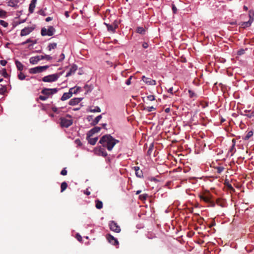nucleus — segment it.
<instances>
[{"label":"nucleus","instance_id":"nucleus-22","mask_svg":"<svg viewBox=\"0 0 254 254\" xmlns=\"http://www.w3.org/2000/svg\"><path fill=\"white\" fill-rule=\"evenodd\" d=\"M81 101V99L78 98H74L71 99L69 102V105L74 106L78 104Z\"/></svg>","mask_w":254,"mask_h":254},{"label":"nucleus","instance_id":"nucleus-32","mask_svg":"<svg viewBox=\"0 0 254 254\" xmlns=\"http://www.w3.org/2000/svg\"><path fill=\"white\" fill-rule=\"evenodd\" d=\"M67 187V184L65 182H64L62 183L61 189V192H63L64 190H65Z\"/></svg>","mask_w":254,"mask_h":254},{"label":"nucleus","instance_id":"nucleus-18","mask_svg":"<svg viewBox=\"0 0 254 254\" xmlns=\"http://www.w3.org/2000/svg\"><path fill=\"white\" fill-rule=\"evenodd\" d=\"M91 136H89V137H88V134H87L86 139L88 140L89 143H90L91 145H94L97 141L98 137H96L94 138H91Z\"/></svg>","mask_w":254,"mask_h":254},{"label":"nucleus","instance_id":"nucleus-26","mask_svg":"<svg viewBox=\"0 0 254 254\" xmlns=\"http://www.w3.org/2000/svg\"><path fill=\"white\" fill-rule=\"evenodd\" d=\"M98 155L103 157H106L107 155V153L105 150L104 148L100 147L98 150Z\"/></svg>","mask_w":254,"mask_h":254},{"label":"nucleus","instance_id":"nucleus-56","mask_svg":"<svg viewBox=\"0 0 254 254\" xmlns=\"http://www.w3.org/2000/svg\"><path fill=\"white\" fill-rule=\"evenodd\" d=\"M53 19V18L51 17H48L46 18V21L49 22L51 21Z\"/></svg>","mask_w":254,"mask_h":254},{"label":"nucleus","instance_id":"nucleus-60","mask_svg":"<svg viewBox=\"0 0 254 254\" xmlns=\"http://www.w3.org/2000/svg\"><path fill=\"white\" fill-rule=\"evenodd\" d=\"M249 16H250L249 20H252V22L253 21V20H254L253 17V16H252L251 13L249 14Z\"/></svg>","mask_w":254,"mask_h":254},{"label":"nucleus","instance_id":"nucleus-2","mask_svg":"<svg viewBox=\"0 0 254 254\" xmlns=\"http://www.w3.org/2000/svg\"><path fill=\"white\" fill-rule=\"evenodd\" d=\"M66 117H69L70 119H67L65 117H61L60 125L62 127L67 128L73 124V120L71 119V116L69 115H67Z\"/></svg>","mask_w":254,"mask_h":254},{"label":"nucleus","instance_id":"nucleus-39","mask_svg":"<svg viewBox=\"0 0 254 254\" xmlns=\"http://www.w3.org/2000/svg\"><path fill=\"white\" fill-rule=\"evenodd\" d=\"M0 24L3 26L4 27H7L8 26V23L2 20H0Z\"/></svg>","mask_w":254,"mask_h":254},{"label":"nucleus","instance_id":"nucleus-37","mask_svg":"<svg viewBox=\"0 0 254 254\" xmlns=\"http://www.w3.org/2000/svg\"><path fill=\"white\" fill-rule=\"evenodd\" d=\"M6 92V87L5 86H2V87L0 88V94L3 95L5 92Z\"/></svg>","mask_w":254,"mask_h":254},{"label":"nucleus","instance_id":"nucleus-44","mask_svg":"<svg viewBox=\"0 0 254 254\" xmlns=\"http://www.w3.org/2000/svg\"><path fill=\"white\" fill-rule=\"evenodd\" d=\"M39 99L42 101H45L48 99V97L45 95H44V96L40 95L39 97Z\"/></svg>","mask_w":254,"mask_h":254},{"label":"nucleus","instance_id":"nucleus-1","mask_svg":"<svg viewBox=\"0 0 254 254\" xmlns=\"http://www.w3.org/2000/svg\"><path fill=\"white\" fill-rule=\"evenodd\" d=\"M118 142H119V140L115 139L110 134L103 135L99 141V143L109 151H111Z\"/></svg>","mask_w":254,"mask_h":254},{"label":"nucleus","instance_id":"nucleus-30","mask_svg":"<svg viewBox=\"0 0 254 254\" xmlns=\"http://www.w3.org/2000/svg\"><path fill=\"white\" fill-rule=\"evenodd\" d=\"M32 43L31 45H30L28 46V48H30L33 44H36V41H33V40H31L30 39H28L26 41L23 42V43H22L21 45H25V44H26L27 43Z\"/></svg>","mask_w":254,"mask_h":254},{"label":"nucleus","instance_id":"nucleus-59","mask_svg":"<svg viewBox=\"0 0 254 254\" xmlns=\"http://www.w3.org/2000/svg\"><path fill=\"white\" fill-rule=\"evenodd\" d=\"M84 193L87 195H89L90 194V192L88 191V190H86V191H85Z\"/></svg>","mask_w":254,"mask_h":254},{"label":"nucleus","instance_id":"nucleus-47","mask_svg":"<svg viewBox=\"0 0 254 254\" xmlns=\"http://www.w3.org/2000/svg\"><path fill=\"white\" fill-rule=\"evenodd\" d=\"M132 76H130V77H129V78H128V79H127V81H126V84L127 85H130V83H131V79H132Z\"/></svg>","mask_w":254,"mask_h":254},{"label":"nucleus","instance_id":"nucleus-46","mask_svg":"<svg viewBox=\"0 0 254 254\" xmlns=\"http://www.w3.org/2000/svg\"><path fill=\"white\" fill-rule=\"evenodd\" d=\"M147 99L149 101H154L155 100V97L153 95H149L147 97Z\"/></svg>","mask_w":254,"mask_h":254},{"label":"nucleus","instance_id":"nucleus-11","mask_svg":"<svg viewBox=\"0 0 254 254\" xmlns=\"http://www.w3.org/2000/svg\"><path fill=\"white\" fill-rule=\"evenodd\" d=\"M34 28L30 27H25L23 29L21 30L20 35L21 36H24L30 34L33 30Z\"/></svg>","mask_w":254,"mask_h":254},{"label":"nucleus","instance_id":"nucleus-52","mask_svg":"<svg viewBox=\"0 0 254 254\" xmlns=\"http://www.w3.org/2000/svg\"><path fill=\"white\" fill-rule=\"evenodd\" d=\"M61 58L58 60L59 62H62L64 59V54H62L60 56Z\"/></svg>","mask_w":254,"mask_h":254},{"label":"nucleus","instance_id":"nucleus-3","mask_svg":"<svg viewBox=\"0 0 254 254\" xmlns=\"http://www.w3.org/2000/svg\"><path fill=\"white\" fill-rule=\"evenodd\" d=\"M211 198L212 195L209 193H207L200 196L201 200H202L204 202L208 203L209 206L214 207L215 204V202L211 200Z\"/></svg>","mask_w":254,"mask_h":254},{"label":"nucleus","instance_id":"nucleus-41","mask_svg":"<svg viewBox=\"0 0 254 254\" xmlns=\"http://www.w3.org/2000/svg\"><path fill=\"white\" fill-rule=\"evenodd\" d=\"M226 186L227 188L229 189L230 190L234 191L235 189L233 188V187L232 186L231 184H229L228 183L226 184Z\"/></svg>","mask_w":254,"mask_h":254},{"label":"nucleus","instance_id":"nucleus-10","mask_svg":"<svg viewBox=\"0 0 254 254\" xmlns=\"http://www.w3.org/2000/svg\"><path fill=\"white\" fill-rule=\"evenodd\" d=\"M142 80L146 84L149 85H155L156 84V81L150 78L146 77L144 75L142 77Z\"/></svg>","mask_w":254,"mask_h":254},{"label":"nucleus","instance_id":"nucleus-13","mask_svg":"<svg viewBox=\"0 0 254 254\" xmlns=\"http://www.w3.org/2000/svg\"><path fill=\"white\" fill-rule=\"evenodd\" d=\"M101 130V127H94L90 130L87 134H88V137L89 136H92L95 133L98 132Z\"/></svg>","mask_w":254,"mask_h":254},{"label":"nucleus","instance_id":"nucleus-21","mask_svg":"<svg viewBox=\"0 0 254 254\" xmlns=\"http://www.w3.org/2000/svg\"><path fill=\"white\" fill-rule=\"evenodd\" d=\"M252 24V20H249L247 22H241L239 23V25H240V27L243 28H245L246 27H248L251 26Z\"/></svg>","mask_w":254,"mask_h":254},{"label":"nucleus","instance_id":"nucleus-61","mask_svg":"<svg viewBox=\"0 0 254 254\" xmlns=\"http://www.w3.org/2000/svg\"><path fill=\"white\" fill-rule=\"evenodd\" d=\"M215 225V222H212L211 223V224H210V225H209V227L210 228H211V227H212L214 226Z\"/></svg>","mask_w":254,"mask_h":254},{"label":"nucleus","instance_id":"nucleus-24","mask_svg":"<svg viewBox=\"0 0 254 254\" xmlns=\"http://www.w3.org/2000/svg\"><path fill=\"white\" fill-rule=\"evenodd\" d=\"M18 2V0H9L8 2V5L11 7H15L17 6Z\"/></svg>","mask_w":254,"mask_h":254},{"label":"nucleus","instance_id":"nucleus-29","mask_svg":"<svg viewBox=\"0 0 254 254\" xmlns=\"http://www.w3.org/2000/svg\"><path fill=\"white\" fill-rule=\"evenodd\" d=\"M95 203H96V207L97 208V209H100L101 208H102L103 207V203L101 201L99 200H96L95 201Z\"/></svg>","mask_w":254,"mask_h":254},{"label":"nucleus","instance_id":"nucleus-34","mask_svg":"<svg viewBox=\"0 0 254 254\" xmlns=\"http://www.w3.org/2000/svg\"><path fill=\"white\" fill-rule=\"evenodd\" d=\"M48 48L49 49V50H50V51H51L52 49H56L57 48V43H51L48 45Z\"/></svg>","mask_w":254,"mask_h":254},{"label":"nucleus","instance_id":"nucleus-58","mask_svg":"<svg viewBox=\"0 0 254 254\" xmlns=\"http://www.w3.org/2000/svg\"><path fill=\"white\" fill-rule=\"evenodd\" d=\"M64 15L67 18L69 17V12L67 11L64 12Z\"/></svg>","mask_w":254,"mask_h":254},{"label":"nucleus","instance_id":"nucleus-48","mask_svg":"<svg viewBox=\"0 0 254 254\" xmlns=\"http://www.w3.org/2000/svg\"><path fill=\"white\" fill-rule=\"evenodd\" d=\"M61 174L63 176H65L67 174V171L65 168H64L61 172Z\"/></svg>","mask_w":254,"mask_h":254},{"label":"nucleus","instance_id":"nucleus-54","mask_svg":"<svg viewBox=\"0 0 254 254\" xmlns=\"http://www.w3.org/2000/svg\"><path fill=\"white\" fill-rule=\"evenodd\" d=\"M142 47L144 49H146V48H147L148 47V44L147 43L143 42V44H142Z\"/></svg>","mask_w":254,"mask_h":254},{"label":"nucleus","instance_id":"nucleus-17","mask_svg":"<svg viewBox=\"0 0 254 254\" xmlns=\"http://www.w3.org/2000/svg\"><path fill=\"white\" fill-rule=\"evenodd\" d=\"M36 2H37V0H32L31 1L30 4L29 5V11L30 13H32L33 12L34 8L36 6Z\"/></svg>","mask_w":254,"mask_h":254},{"label":"nucleus","instance_id":"nucleus-49","mask_svg":"<svg viewBox=\"0 0 254 254\" xmlns=\"http://www.w3.org/2000/svg\"><path fill=\"white\" fill-rule=\"evenodd\" d=\"M245 53V50L244 49H241L238 51L237 54L238 55H242Z\"/></svg>","mask_w":254,"mask_h":254},{"label":"nucleus","instance_id":"nucleus-63","mask_svg":"<svg viewBox=\"0 0 254 254\" xmlns=\"http://www.w3.org/2000/svg\"><path fill=\"white\" fill-rule=\"evenodd\" d=\"M237 24L236 21L232 22L231 23V24H232V25H234V24Z\"/></svg>","mask_w":254,"mask_h":254},{"label":"nucleus","instance_id":"nucleus-40","mask_svg":"<svg viewBox=\"0 0 254 254\" xmlns=\"http://www.w3.org/2000/svg\"><path fill=\"white\" fill-rule=\"evenodd\" d=\"M1 74L4 77H7L8 76V74L7 73L6 69L5 68L2 69L1 71Z\"/></svg>","mask_w":254,"mask_h":254},{"label":"nucleus","instance_id":"nucleus-55","mask_svg":"<svg viewBox=\"0 0 254 254\" xmlns=\"http://www.w3.org/2000/svg\"><path fill=\"white\" fill-rule=\"evenodd\" d=\"M52 111L54 112V113H58V108L56 107H52Z\"/></svg>","mask_w":254,"mask_h":254},{"label":"nucleus","instance_id":"nucleus-51","mask_svg":"<svg viewBox=\"0 0 254 254\" xmlns=\"http://www.w3.org/2000/svg\"><path fill=\"white\" fill-rule=\"evenodd\" d=\"M0 64L2 66H5L7 64V62L5 60H1L0 61Z\"/></svg>","mask_w":254,"mask_h":254},{"label":"nucleus","instance_id":"nucleus-8","mask_svg":"<svg viewBox=\"0 0 254 254\" xmlns=\"http://www.w3.org/2000/svg\"><path fill=\"white\" fill-rule=\"evenodd\" d=\"M110 229L111 231L116 233H119L121 232V229L120 227L114 221H111L109 223Z\"/></svg>","mask_w":254,"mask_h":254},{"label":"nucleus","instance_id":"nucleus-38","mask_svg":"<svg viewBox=\"0 0 254 254\" xmlns=\"http://www.w3.org/2000/svg\"><path fill=\"white\" fill-rule=\"evenodd\" d=\"M18 77L20 80H23L25 78V75L21 72L18 74Z\"/></svg>","mask_w":254,"mask_h":254},{"label":"nucleus","instance_id":"nucleus-62","mask_svg":"<svg viewBox=\"0 0 254 254\" xmlns=\"http://www.w3.org/2000/svg\"><path fill=\"white\" fill-rule=\"evenodd\" d=\"M170 111V108H166L165 110V112L166 113H169Z\"/></svg>","mask_w":254,"mask_h":254},{"label":"nucleus","instance_id":"nucleus-19","mask_svg":"<svg viewBox=\"0 0 254 254\" xmlns=\"http://www.w3.org/2000/svg\"><path fill=\"white\" fill-rule=\"evenodd\" d=\"M134 170L135 171V175L138 178L143 177V173L142 170H140L139 167L136 166L134 167Z\"/></svg>","mask_w":254,"mask_h":254},{"label":"nucleus","instance_id":"nucleus-4","mask_svg":"<svg viewBox=\"0 0 254 254\" xmlns=\"http://www.w3.org/2000/svg\"><path fill=\"white\" fill-rule=\"evenodd\" d=\"M55 32V29L52 26H49L47 29L45 27L42 28L41 35L43 36H51L54 35Z\"/></svg>","mask_w":254,"mask_h":254},{"label":"nucleus","instance_id":"nucleus-45","mask_svg":"<svg viewBox=\"0 0 254 254\" xmlns=\"http://www.w3.org/2000/svg\"><path fill=\"white\" fill-rule=\"evenodd\" d=\"M224 169L223 167H218L217 168V172L220 174L224 170Z\"/></svg>","mask_w":254,"mask_h":254},{"label":"nucleus","instance_id":"nucleus-23","mask_svg":"<svg viewBox=\"0 0 254 254\" xmlns=\"http://www.w3.org/2000/svg\"><path fill=\"white\" fill-rule=\"evenodd\" d=\"M102 115H99L93 121V122L91 123V125L92 126H95L96 125H97L99 122V121L101 120V119H102Z\"/></svg>","mask_w":254,"mask_h":254},{"label":"nucleus","instance_id":"nucleus-50","mask_svg":"<svg viewBox=\"0 0 254 254\" xmlns=\"http://www.w3.org/2000/svg\"><path fill=\"white\" fill-rule=\"evenodd\" d=\"M76 238L79 242H81L82 241V237L79 234H77L76 235Z\"/></svg>","mask_w":254,"mask_h":254},{"label":"nucleus","instance_id":"nucleus-6","mask_svg":"<svg viewBox=\"0 0 254 254\" xmlns=\"http://www.w3.org/2000/svg\"><path fill=\"white\" fill-rule=\"evenodd\" d=\"M48 65H44V66H38L33 68H31L30 69V73L32 74H35L37 73H40L49 68Z\"/></svg>","mask_w":254,"mask_h":254},{"label":"nucleus","instance_id":"nucleus-12","mask_svg":"<svg viewBox=\"0 0 254 254\" xmlns=\"http://www.w3.org/2000/svg\"><path fill=\"white\" fill-rule=\"evenodd\" d=\"M72 89L73 88H70L68 92L64 93L61 99V100L65 101L66 100L69 99L72 96L73 94L72 92L71 91Z\"/></svg>","mask_w":254,"mask_h":254},{"label":"nucleus","instance_id":"nucleus-5","mask_svg":"<svg viewBox=\"0 0 254 254\" xmlns=\"http://www.w3.org/2000/svg\"><path fill=\"white\" fill-rule=\"evenodd\" d=\"M59 75L58 73L50 74L45 76L42 78V81L45 82H52L56 81L59 77Z\"/></svg>","mask_w":254,"mask_h":254},{"label":"nucleus","instance_id":"nucleus-20","mask_svg":"<svg viewBox=\"0 0 254 254\" xmlns=\"http://www.w3.org/2000/svg\"><path fill=\"white\" fill-rule=\"evenodd\" d=\"M77 69V66L75 64H73L71 66L69 71L66 73V76H70L72 74L74 73L75 71Z\"/></svg>","mask_w":254,"mask_h":254},{"label":"nucleus","instance_id":"nucleus-36","mask_svg":"<svg viewBox=\"0 0 254 254\" xmlns=\"http://www.w3.org/2000/svg\"><path fill=\"white\" fill-rule=\"evenodd\" d=\"M253 135V132L252 131H249L246 136L245 137V140H248Z\"/></svg>","mask_w":254,"mask_h":254},{"label":"nucleus","instance_id":"nucleus-28","mask_svg":"<svg viewBox=\"0 0 254 254\" xmlns=\"http://www.w3.org/2000/svg\"><path fill=\"white\" fill-rule=\"evenodd\" d=\"M189 97L191 98L195 99L197 97V94L192 90H189Z\"/></svg>","mask_w":254,"mask_h":254},{"label":"nucleus","instance_id":"nucleus-64","mask_svg":"<svg viewBox=\"0 0 254 254\" xmlns=\"http://www.w3.org/2000/svg\"><path fill=\"white\" fill-rule=\"evenodd\" d=\"M3 12H4L3 11H2V10L0 11V16H2Z\"/></svg>","mask_w":254,"mask_h":254},{"label":"nucleus","instance_id":"nucleus-42","mask_svg":"<svg viewBox=\"0 0 254 254\" xmlns=\"http://www.w3.org/2000/svg\"><path fill=\"white\" fill-rule=\"evenodd\" d=\"M147 197V195L146 194H143L139 195V198L141 200H145Z\"/></svg>","mask_w":254,"mask_h":254},{"label":"nucleus","instance_id":"nucleus-25","mask_svg":"<svg viewBox=\"0 0 254 254\" xmlns=\"http://www.w3.org/2000/svg\"><path fill=\"white\" fill-rule=\"evenodd\" d=\"M15 63L16 66L18 70L21 71L23 69V67H24L22 64L17 60L15 61Z\"/></svg>","mask_w":254,"mask_h":254},{"label":"nucleus","instance_id":"nucleus-7","mask_svg":"<svg viewBox=\"0 0 254 254\" xmlns=\"http://www.w3.org/2000/svg\"><path fill=\"white\" fill-rule=\"evenodd\" d=\"M58 92L57 88H43L41 91V93L48 97L51 95L54 94Z\"/></svg>","mask_w":254,"mask_h":254},{"label":"nucleus","instance_id":"nucleus-16","mask_svg":"<svg viewBox=\"0 0 254 254\" xmlns=\"http://www.w3.org/2000/svg\"><path fill=\"white\" fill-rule=\"evenodd\" d=\"M241 115L251 118L254 116V112L245 110L241 113Z\"/></svg>","mask_w":254,"mask_h":254},{"label":"nucleus","instance_id":"nucleus-27","mask_svg":"<svg viewBox=\"0 0 254 254\" xmlns=\"http://www.w3.org/2000/svg\"><path fill=\"white\" fill-rule=\"evenodd\" d=\"M136 32L141 35H144L145 34V29L142 27H138L136 29Z\"/></svg>","mask_w":254,"mask_h":254},{"label":"nucleus","instance_id":"nucleus-14","mask_svg":"<svg viewBox=\"0 0 254 254\" xmlns=\"http://www.w3.org/2000/svg\"><path fill=\"white\" fill-rule=\"evenodd\" d=\"M107 27L108 30L112 32L113 33H115L116 29L118 27V25L116 24H109L105 23Z\"/></svg>","mask_w":254,"mask_h":254},{"label":"nucleus","instance_id":"nucleus-53","mask_svg":"<svg viewBox=\"0 0 254 254\" xmlns=\"http://www.w3.org/2000/svg\"><path fill=\"white\" fill-rule=\"evenodd\" d=\"M172 10H173V12L174 13H176L177 12V8L175 6L174 4H173V5H172Z\"/></svg>","mask_w":254,"mask_h":254},{"label":"nucleus","instance_id":"nucleus-9","mask_svg":"<svg viewBox=\"0 0 254 254\" xmlns=\"http://www.w3.org/2000/svg\"><path fill=\"white\" fill-rule=\"evenodd\" d=\"M106 238L110 244L114 246H117L119 245V242L117 240V239L114 238L111 234L107 235Z\"/></svg>","mask_w":254,"mask_h":254},{"label":"nucleus","instance_id":"nucleus-35","mask_svg":"<svg viewBox=\"0 0 254 254\" xmlns=\"http://www.w3.org/2000/svg\"><path fill=\"white\" fill-rule=\"evenodd\" d=\"M40 57L41 60L45 59L49 61L52 59V57L49 55L40 56Z\"/></svg>","mask_w":254,"mask_h":254},{"label":"nucleus","instance_id":"nucleus-43","mask_svg":"<svg viewBox=\"0 0 254 254\" xmlns=\"http://www.w3.org/2000/svg\"><path fill=\"white\" fill-rule=\"evenodd\" d=\"M38 13L41 15H43V16H46V13L45 11L43 9H40L39 11H38Z\"/></svg>","mask_w":254,"mask_h":254},{"label":"nucleus","instance_id":"nucleus-33","mask_svg":"<svg viewBox=\"0 0 254 254\" xmlns=\"http://www.w3.org/2000/svg\"><path fill=\"white\" fill-rule=\"evenodd\" d=\"M90 112H92V113H95V112L99 113V112H101V109L99 107L96 106V107H94L93 109L90 108Z\"/></svg>","mask_w":254,"mask_h":254},{"label":"nucleus","instance_id":"nucleus-15","mask_svg":"<svg viewBox=\"0 0 254 254\" xmlns=\"http://www.w3.org/2000/svg\"><path fill=\"white\" fill-rule=\"evenodd\" d=\"M41 60L40 56L32 57L29 60L30 63L32 64H37Z\"/></svg>","mask_w":254,"mask_h":254},{"label":"nucleus","instance_id":"nucleus-31","mask_svg":"<svg viewBox=\"0 0 254 254\" xmlns=\"http://www.w3.org/2000/svg\"><path fill=\"white\" fill-rule=\"evenodd\" d=\"M144 110L148 112H150L153 111H155L156 110V108H154L153 106H147L144 107Z\"/></svg>","mask_w":254,"mask_h":254},{"label":"nucleus","instance_id":"nucleus-57","mask_svg":"<svg viewBox=\"0 0 254 254\" xmlns=\"http://www.w3.org/2000/svg\"><path fill=\"white\" fill-rule=\"evenodd\" d=\"M168 92L169 93H170L171 94H173V87H171L168 90Z\"/></svg>","mask_w":254,"mask_h":254}]
</instances>
